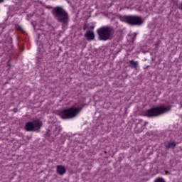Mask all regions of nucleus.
Returning <instances> with one entry per match:
<instances>
[{
  "label": "nucleus",
  "instance_id": "obj_2",
  "mask_svg": "<svg viewBox=\"0 0 182 182\" xmlns=\"http://www.w3.org/2000/svg\"><path fill=\"white\" fill-rule=\"evenodd\" d=\"M172 106L171 105L165 106L164 105L151 107L144 112V116L148 118L158 117L171 110Z\"/></svg>",
  "mask_w": 182,
  "mask_h": 182
},
{
  "label": "nucleus",
  "instance_id": "obj_9",
  "mask_svg": "<svg viewBox=\"0 0 182 182\" xmlns=\"http://www.w3.org/2000/svg\"><path fill=\"white\" fill-rule=\"evenodd\" d=\"M129 64L131 69H134L135 70H138V65H139L138 61H134L133 60H131L129 61Z\"/></svg>",
  "mask_w": 182,
  "mask_h": 182
},
{
  "label": "nucleus",
  "instance_id": "obj_8",
  "mask_svg": "<svg viewBox=\"0 0 182 182\" xmlns=\"http://www.w3.org/2000/svg\"><path fill=\"white\" fill-rule=\"evenodd\" d=\"M85 38H86L87 41H95V33L91 31H87L85 33Z\"/></svg>",
  "mask_w": 182,
  "mask_h": 182
},
{
  "label": "nucleus",
  "instance_id": "obj_16",
  "mask_svg": "<svg viewBox=\"0 0 182 182\" xmlns=\"http://www.w3.org/2000/svg\"><path fill=\"white\" fill-rule=\"evenodd\" d=\"M89 28H90V29H95V26H91Z\"/></svg>",
  "mask_w": 182,
  "mask_h": 182
},
{
  "label": "nucleus",
  "instance_id": "obj_15",
  "mask_svg": "<svg viewBox=\"0 0 182 182\" xmlns=\"http://www.w3.org/2000/svg\"><path fill=\"white\" fill-rule=\"evenodd\" d=\"M139 122L137 123V125H139V124H141V123L143 122V120H142V119H139Z\"/></svg>",
  "mask_w": 182,
  "mask_h": 182
},
{
  "label": "nucleus",
  "instance_id": "obj_6",
  "mask_svg": "<svg viewBox=\"0 0 182 182\" xmlns=\"http://www.w3.org/2000/svg\"><path fill=\"white\" fill-rule=\"evenodd\" d=\"M43 127V122L39 119L28 122L24 126V129L27 132H37Z\"/></svg>",
  "mask_w": 182,
  "mask_h": 182
},
{
  "label": "nucleus",
  "instance_id": "obj_13",
  "mask_svg": "<svg viewBox=\"0 0 182 182\" xmlns=\"http://www.w3.org/2000/svg\"><path fill=\"white\" fill-rule=\"evenodd\" d=\"M13 112H14V113H17V112H18V108H14V109H13Z\"/></svg>",
  "mask_w": 182,
  "mask_h": 182
},
{
  "label": "nucleus",
  "instance_id": "obj_18",
  "mask_svg": "<svg viewBox=\"0 0 182 182\" xmlns=\"http://www.w3.org/2000/svg\"><path fill=\"white\" fill-rule=\"evenodd\" d=\"M136 38V36H134V38H133V41H135Z\"/></svg>",
  "mask_w": 182,
  "mask_h": 182
},
{
  "label": "nucleus",
  "instance_id": "obj_19",
  "mask_svg": "<svg viewBox=\"0 0 182 182\" xmlns=\"http://www.w3.org/2000/svg\"><path fill=\"white\" fill-rule=\"evenodd\" d=\"M181 9L182 11V3L181 4Z\"/></svg>",
  "mask_w": 182,
  "mask_h": 182
},
{
  "label": "nucleus",
  "instance_id": "obj_12",
  "mask_svg": "<svg viewBox=\"0 0 182 182\" xmlns=\"http://www.w3.org/2000/svg\"><path fill=\"white\" fill-rule=\"evenodd\" d=\"M17 31H19L20 32H24L23 28L21 26H18L16 27Z\"/></svg>",
  "mask_w": 182,
  "mask_h": 182
},
{
  "label": "nucleus",
  "instance_id": "obj_5",
  "mask_svg": "<svg viewBox=\"0 0 182 182\" xmlns=\"http://www.w3.org/2000/svg\"><path fill=\"white\" fill-rule=\"evenodd\" d=\"M123 21L131 26H141L144 20L139 16H125L123 17Z\"/></svg>",
  "mask_w": 182,
  "mask_h": 182
},
{
  "label": "nucleus",
  "instance_id": "obj_14",
  "mask_svg": "<svg viewBox=\"0 0 182 182\" xmlns=\"http://www.w3.org/2000/svg\"><path fill=\"white\" fill-rule=\"evenodd\" d=\"M87 29V26L86 24L83 26V31H86Z\"/></svg>",
  "mask_w": 182,
  "mask_h": 182
},
{
  "label": "nucleus",
  "instance_id": "obj_3",
  "mask_svg": "<svg viewBox=\"0 0 182 182\" xmlns=\"http://www.w3.org/2000/svg\"><path fill=\"white\" fill-rule=\"evenodd\" d=\"M82 109L83 106L80 107L71 106L63 109L60 112V116L62 119H72L77 117L81 113Z\"/></svg>",
  "mask_w": 182,
  "mask_h": 182
},
{
  "label": "nucleus",
  "instance_id": "obj_10",
  "mask_svg": "<svg viewBox=\"0 0 182 182\" xmlns=\"http://www.w3.org/2000/svg\"><path fill=\"white\" fill-rule=\"evenodd\" d=\"M176 146V144L175 141H168L167 143L165 144V148L166 149H174Z\"/></svg>",
  "mask_w": 182,
  "mask_h": 182
},
{
  "label": "nucleus",
  "instance_id": "obj_1",
  "mask_svg": "<svg viewBox=\"0 0 182 182\" xmlns=\"http://www.w3.org/2000/svg\"><path fill=\"white\" fill-rule=\"evenodd\" d=\"M51 14L58 22L63 25H68L70 16L68 11L63 6H58L53 7Z\"/></svg>",
  "mask_w": 182,
  "mask_h": 182
},
{
  "label": "nucleus",
  "instance_id": "obj_7",
  "mask_svg": "<svg viewBox=\"0 0 182 182\" xmlns=\"http://www.w3.org/2000/svg\"><path fill=\"white\" fill-rule=\"evenodd\" d=\"M56 173L60 176H63L66 173V168L63 165L56 166Z\"/></svg>",
  "mask_w": 182,
  "mask_h": 182
},
{
  "label": "nucleus",
  "instance_id": "obj_17",
  "mask_svg": "<svg viewBox=\"0 0 182 182\" xmlns=\"http://www.w3.org/2000/svg\"><path fill=\"white\" fill-rule=\"evenodd\" d=\"M4 2V0H0V4H3Z\"/></svg>",
  "mask_w": 182,
  "mask_h": 182
},
{
  "label": "nucleus",
  "instance_id": "obj_4",
  "mask_svg": "<svg viewBox=\"0 0 182 182\" xmlns=\"http://www.w3.org/2000/svg\"><path fill=\"white\" fill-rule=\"evenodd\" d=\"M98 36V41H102L107 42V41H112L114 33L112 27L109 26H104L99 28L96 31Z\"/></svg>",
  "mask_w": 182,
  "mask_h": 182
},
{
  "label": "nucleus",
  "instance_id": "obj_11",
  "mask_svg": "<svg viewBox=\"0 0 182 182\" xmlns=\"http://www.w3.org/2000/svg\"><path fill=\"white\" fill-rule=\"evenodd\" d=\"M154 182H166V180L162 177L156 178Z\"/></svg>",
  "mask_w": 182,
  "mask_h": 182
}]
</instances>
